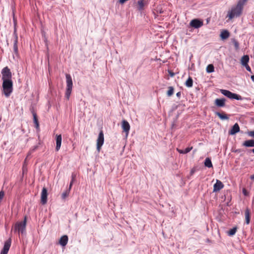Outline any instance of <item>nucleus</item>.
<instances>
[{"instance_id": "f257e3e1", "label": "nucleus", "mask_w": 254, "mask_h": 254, "mask_svg": "<svg viewBox=\"0 0 254 254\" xmlns=\"http://www.w3.org/2000/svg\"><path fill=\"white\" fill-rule=\"evenodd\" d=\"M247 0H240L237 4L231 7V9L228 11L227 17L229 19L231 20L234 18L240 17L242 13L244 8V5Z\"/></svg>"}, {"instance_id": "b1692460", "label": "nucleus", "mask_w": 254, "mask_h": 254, "mask_svg": "<svg viewBox=\"0 0 254 254\" xmlns=\"http://www.w3.org/2000/svg\"><path fill=\"white\" fill-rule=\"evenodd\" d=\"M215 115H217L222 120H228L229 117L226 114H223L220 112H215Z\"/></svg>"}, {"instance_id": "f3484780", "label": "nucleus", "mask_w": 254, "mask_h": 254, "mask_svg": "<svg viewBox=\"0 0 254 254\" xmlns=\"http://www.w3.org/2000/svg\"><path fill=\"white\" fill-rule=\"evenodd\" d=\"M68 237L66 235L63 236L59 240V244L63 247L66 245L68 242Z\"/></svg>"}, {"instance_id": "0eeeda50", "label": "nucleus", "mask_w": 254, "mask_h": 254, "mask_svg": "<svg viewBox=\"0 0 254 254\" xmlns=\"http://www.w3.org/2000/svg\"><path fill=\"white\" fill-rule=\"evenodd\" d=\"M104 142V133L102 130H101L99 133L97 139V150L98 152H100L101 147Z\"/></svg>"}, {"instance_id": "6ab92c4d", "label": "nucleus", "mask_w": 254, "mask_h": 254, "mask_svg": "<svg viewBox=\"0 0 254 254\" xmlns=\"http://www.w3.org/2000/svg\"><path fill=\"white\" fill-rule=\"evenodd\" d=\"M250 58L248 55H244L243 56L241 59V64L243 66H246L248 64L249 62Z\"/></svg>"}, {"instance_id": "4468645a", "label": "nucleus", "mask_w": 254, "mask_h": 254, "mask_svg": "<svg viewBox=\"0 0 254 254\" xmlns=\"http://www.w3.org/2000/svg\"><path fill=\"white\" fill-rule=\"evenodd\" d=\"M224 187V185L223 183L218 180H216V183L214 184L213 186V192H217L219 191L220 190L223 189Z\"/></svg>"}, {"instance_id": "7ed1b4c3", "label": "nucleus", "mask_w": 254, "mask_h": 254, "mask_svg": "<svg viewBox=\"0 0 254 254\" xmlns=\"http://www.w3.org/2000/svg\"><path fill=\"white\" fill-rule=\"evenodd\" d=\"M26 217L25 216L24 220L17 222L14 226V232H17L18 234H25L26 233Z\"/></svg>"}, {"instance_id": "de8ad7c7", "label": "nucleus", "mask_w": 254, "mask_h": 254, "mask_svg": "<svg viewBox=\"0 0 254 254\" xmlns=\"http://www.w3.org/2000/svg\"><path fill=\"white\" fill-rule=\"evenodd\" d=\"M253 201L254 202V197L253 198Z\"/></svg>"}, {"instance_id": "2eb2a0df", "label": "nucleus", "mask_w": 254, "mask_h": 254, "mask_svg": "<svg viewBox=\"0 0 254 254\" xmlns=\"http://www.w3.org/2000/svg\"><path fill=\"white\" fill-rule=\"evenodd\" d=\"M226 100V99L224 98H217L214 101V104L218 107H223L225 106Z\"/></svg>"}, {"instance_id": "c9c22d12", "label": "nucleus", "mask_w": 254, "mask_h": 254, "mask_svg": "<svg viewBox=\"0 0 254 254\" xmlns=\"http://www.w3.org/2000/svg\"><path fill=\"white\" fill-rule=\"evenodd\" d=\"M195 171H196V169L195 168H193L192 169H191V170H190V176H191L193 175V174L195 172Z\"/></svg>"}, {"instance_id": "412c9836", "label": "nucleus", "mask_w": 254, "mask_h": 254, "mask_svg": "<svg viewBox=\"0 0 254 254\" xmlns=\"http://www.w3.org/2000/svg\"><path fill=\"white\" fill-rule=\"evenodd\" d=\"M220 36L222 40H225L230 36V33L227 30H223L221 32Z\"/></svg>"}, {"instance_id": "f704fd0d", "label": "nucleus", "mask_w": 254, "mask_h": 254, "mask_svg": "<svg viewBox=\"0 0 254 254\" xmlns=\"http://www.w3.org/2000/svg\"><path fill=\"white\" fill-rule=\"evenodd\" d=\"M38 147V145H35L30 150V153H32L33 152H34Z\"/></svg>"}, {"instance_id": "7c9ffc66", "label": "nucleus", "mask_w": 254, "mask_h": 254, "mask_svg": "<svg viewBox=\"0 0 254 254\" xmlns=\"http://www.w3.org/2000/svg\"><path fill=\"white\" fill-rule=\"evenodd\" d=\"M76 177V174L74 173H72L71 174V179L69 186V188H71L75 180Z\"/></svg>"}, {"instance_id": "9d476101", "label": "nucleus", "mask_w": 254, "mask_h": 254, "mask_svg": "<svg viewBox=\"0 0 254 254\" xmlns=\"http://www.w3.org/2000/svg\"><path fill=\"white\" fill-rule=\"evenodd\" d=\"M48 190L44 187L42 189L41 195V202L42 204H45L47 202Z\"/></svg>"}, {"instance_id": "a18cd8bd", "label": "nucleus", "mask_w": 254, "mask_h": 254, "mask_svg": "<svg viewBox=\"0 0 254 254\" xmlns=\"http://www.w3.org/2000/svg\"><path fill=\"white\" fill-rule=\"evenodd\" d=\"M236 152H240V149H237L236 151H235Z\"/></svg>"}, {"instance_id": "20e7f679", "label": "nucleus", "mask_w": 254, "mask_h": 254, "mask_svg": "<svg viewBox=\"0 0 254 254\" xmlns=\"http://www.w3.org/2000/svg\"><path fill=\"white\" fill-rule=\"evenodd\" d=\"M66 88L65 93V97L69 100L72 88V80L71 76L69 74H66Z\"/></svg>"}, {"instance_id": "c756f323", "label": "nucleus", "mask_w": 254, "mask_h": 254, "mask_svg": "<svg viewBox=\"0 0 254 254\" xmlns=\"http://www.w3.org/2000/svg\"><path fill=\"white\" fill-rule=\"evenodd\" d=\"M174 87L173 86H169L168 87V90L167 93V96L169 97L171 96L174 94Z\"/></svg>"}, {"instance_id": "393cba45", "label": "nucleus", "mask_w": 254, "mask_h": 254, "mask_svg": "<svg viewBox=\"0 0 254 254\" xmlns=\"http://www.w3.org/2000/svg\"><path fill=\"white\" fill-rule=\"evenodd\" d=\"M138 6H137V9L139 11H141L144 6V3L143 2V0H139L137 1Z\"/></svg>"}, {"instance_id": "79ce46f5", "label": "nucleus", "mask_w": 254, "mask_h": 254, "mask_svg": "<svg viewBox=\"0 0 254 254\" xmlns=\"http://www.w3.org/2000/svg\"><path fill=\"white\" fill-rule=\"evenodd\" d=\"M251 78L253 82H254V75H251Z\"/></svg>"}, {"instance_id": "cd10ccee", "label": "nucleus", "mask_w": 254, "mask_h": 254, "mask_svg": "<svg viewBox=\"0 0 254 254\" xmlns=\"http://www.w3.org/2000/svg\"><path fill=\"white\" fill-rule=\"evenodd\" d=\"M70 190L71 188L69 187L68 189H67L65 191L63 192V193L62 194V199H64L67 196H68L70 191Z\"/></svg>"}, {"instance_id": "a19ab883", "label": "nucleus", "mask_w": 254, "mask_h": 254, "mask_svg": "<svg viewBox=\"0 0 254 254\" xmlns=\"http://www.w3.org/2000/svg\"><path fill=\"white\" fill-rule=\"evenodd\" d=\"M126 1H127L126 0H119V2L121 4H124Z\"/></svg>"}, {"instance_id": "dca6fc26", "label": "nucleus", "mask_w": 254, "mask_h": 254, "mask_svg": "<svg viewBox=\"0 0 254 254\" xmlns=\"http://www.w3.org/2000/svg\"><path fill=\"white\" fill-rule=\"evenodd\" d=\"M56 150L57 151H59L60 149L62 144V137L61 134H57L56 136Z\"/></svg>"}, {"instance_id": "ea45409f", "label": "nucleus", "mask_w": 254, "mask_h": 254, "mask_svg": "<svg viewBox=\"0 0 254 254\" xmlns=\"http://www.w3.org/2000/svg\"><path fill=\"white\" fill-rule=\"evenodd\" d=\"M176 96L178 98H180L181 96V92L180 91V92H177L176 94Z\"/></svg>"}, {"instance_id": "a878e982", "label": "nucleus", "mask_w": 254, "mask_h": 254, "mask_svg": "<svg viewBox=\"0 0 254 254\" xmlns=\"http://www.w3.org/2000/svg\"><path fill=\"white\" fill-rule=\"evenodd\" d=\"M193 85V80L190 76L189 77L185 83V85L188 87H191Z\"/></svg>"}, {"instance_id": "f03ea898", "label": "nucleus", "mask_w": 254, "mask_h": 254, "mask_svg": "<svg viewBox=\"0 0 254 254\" xmlns=\"http://www.w3.org/2000/svg\"><path fill=\"white\" fill-rule=\"evenodd\" d=\"M3 92L6 97H8L13 91V82L12 80L2 81Z\"/></svg>"}, {"instance_id": "49530a36", "label": "nucleus", "mask_w": 254, "mask_h": 254, "mask_svg": "<svg viewBox=\"0 0 254 254\" xmlns=\"http://www.w3.org/2000/svg\"><path fill=\"white\" fill-rule=\"evenodd\" d=\"M251 151H252V152H253V153L254 154V148L251 150Z\"/></svg>"}, {"instance_id": "2f4dec72", "label": "nucleus", "mask_w": 254, "mask_h": 254, "mask_svg": "<svg viewBox=\"0 0 254 254\" xmlns=\"http://www.w3.org/2000/svg\"><path fill=\"white\" fill-rule=\"evenodd\" d=\"M232 42L234 45L235 49L236 51H238V50H239L240 47H239V43L238 41L237 40H236L235 39H233Z\"/></svg>"}, {"instance_id": "c85d7f7f", "label": "nucleus", "mask_w": 254, "mask_h": 254, "mask_svg": "<svg viewBox=\"0 0 254 254\" xmlns=\"http://www.w3.org/2000/svg\"><path fill=\"white\" fill-rule=\"evenodd\" d=\"M214 71V67L212 64H209L206 67V72L208 73H212Z\"/></svg>"}, {"instance_id": "bb28decb", "label": "nucleus", "mask_w": 254, "mask_h": 254, "mask_svg": "<svg viewBox=\"0 0 254 254\" xmlns=\"http://www.w3.org/2000/svg\"><path fill=\"white\" fill-rule=\"evenodd\" d=\"M192 147H187L185 148L184 150H181L177 149V151L181 154H187L192 149Z\"/></svg>"}, {"instance_id": "473e14b6", "label": "nucleus", "mask_w": 254, "mask_h": 254, "mask_svg": "<svg viewBox=\"0 0 254 254\" xmlns=\"http://www.w3.org/2000/svg\"><path fill=\"white\" fill-rule=\"evenodd\" d=\"M237 231V227H233V228L231 229L228 232V234L229 236H233L235 234Z\"/></svg>"}, {"instance_id": "c03bdc74", "label": "nucleus", "mask_w": 254, "mask_h": 254, "mask_svg": "<svg viewBox=\"0 0 254 254\" xmlns=\"http://www.w3.org/2000/svg\"><path fill=\"white\" fill-rule=\"evenodd\" d=\"M31 154H32V153H30V151H29V152L28 153V154H27V156L26 158H28V157H29L31 155Z\"/></svg>"}, {"instance_id": "1a4fd4ad", "label": "nucleus", "mask_w": 254, "mask_h": 254, "mask_svg": "<svg viewBox=\"0 0 254 254\" xmlns=\"http://www.w3.org/2000/svg\"><path fill=\"white\" fill-rule=\"evenodd\" d=\"M11 244L10 238L7 240L4 243L3 247L0 252V254H7Z\"/></svg>"}, {"instance_id": "aec40b11", "label": "nucleus", "mask_w": 254, "mask_h": 254, "mask_svg": "<svg viewBox=\"0 0 254 254\" xmlns=\"http://www.w3.org/2000/svg\"><path fill=\"white\" fill-rule=\"evenodd\" d=\"M246 223L247 224H249L251 220V214L250 211L248 208H247L245 212Z\"/></svg>"}, {"instance_id": "9b49d317", "label": "nucleus", "mask_w": 254, "mask_h": 254, "mask_svg": "<svg viewBox=\"0 0 254 254\" xmlns=\"http://www.w3.org/2000/svg\"><path fill=\"white\" fill-rule=\"evenodd\" d=\"M13 36L14 37V40L13 41V51L14 53L16 55H18V36L16 33V29H15L13 32Z\"/></svg>"}, {"instance_id": "72a5a7b5", "label": "nucleus", "mask_w": 254, "mask_h": 254, "mask_svg": "<svg viewBox=\"0 0 254 254\" xmlns=\"http://www.w3.org/2000/svg\"><path fill=\"white\" fill-rule=\"evenodd\" d=\"M246 134L250 137L254 138V130L248 131Z\"/></svg>"}, {"instance_id": "6e6552de", "label": "nucleus", "mask_w": 254, "mask_h": 254, "mask_svg": "<svg viewBox=\"0 0 254 254\" xmlns=\"http://www.w3.org/2000/svg\"><path fill=\"white\" fill-rule=\"evenodd\" d=\"M203 22L202 20L198 18H195L190 21V25L191 27L197 29L201 27L203 25Z\"/></svg>"}, {"instance_id": "f8f14e48", "label": "nucleus", "mask_w": 254, "mask_h": 254, "mask_svg": "<svg viewBox=\"0 0 254 254\" xmlns=\"http://www.w3.org/2000/svg\"><path fill=\"white\" fill-rule=\"evenodd\" d=\"M121 125H122V128L123 129V131L126 132V136H127L128 134L129 131L130 129V125H129L128 122L127 121L124 120L122 122Z\"/></svg>"}, {"instance_id": "39448f33", "label": "nucleus", "mask_w": 254, "mask_h": 254, "mask_svg": "<svg viewBox=\"0 0 254 254\" xmlns=\"http://www.w3.org/2000/svg\"><path fill=\"white\" fill-rule=\"evenodd\" d=\"M220 92L223 95L230 99H235L237 100H242L243 99V97L240 95L233 93L229 90L221 89Z\"/></svg>"}, {"instance_id": "5701e85b", "label": "nucleus", "mask_w": 254, "mask_h": 254, "mask_svg": "<svg viewBox=\"0 0 254 254\" xmlns=\"http://www.w3.org/2000/svg\"><path fill=\"white\" fill-rule=\"evenodd\" d=\"M204 166L207 168H212L213 167L212 163L210 158H206L204 162Z\"/></svg>"}, {"instance_id": "4be33fe9", "label": "nucleus", "mask_w": 254, "mask_h": 254, "mask_svg": "<svg viewBox=\"0 0 254 254\" xmlns=\"http://www.w3.org/2000/svg\"><path fill=\"white\" fill-rule=\"evenodd\" d=\"M32 113L33 116V121L35 124V127L36 128H38L39 127V124L37 115L33 111H32Z\"/></svg>"}, {"instance_id": "4c0bfd02", "label": "nucleus", "mask_w": 254, "mask_h": 254, "mask_svg": "<svg viewBox=\"0 0 254 254\" xmlns=\"http://www.w3.org/2000/svg\"><path fill=\"white\" fill-rule=\"evenodd\" d=\"M244 66L246 67V69H247L248 71H249V72H251V73L252 72V70H251V67H250V66L248 65V64L247 65H246V66Z\"/></svg>"}, {"instance_id": "a211bd4d", "label": "nucleus", "mask_w": 254, "mask_h": 254, "mask_svg": "<svg viewBox=\"0 0 254 254\" xmlns=\"http://www.w3.org/2000/svg\"><path fill=\"white\" fill-rule=\"evenodd\" d=\"M243 146L246 147H254V139H249L245 141L243 143Z\"/></svg>"}, {"instance_id": "37998d69", "label": "nucleus", "mask_w": 254, "mask_h": 254, "mask_svg": "<svg viewBox=\"0 0 254 254\" xmlns=\"http://www.w3.org/2000/svg\"><path fill=\"white\" fill-rule=\"evenodd\" d=\"M250 178H251V180L254 181V175H253L251 176Z\"/></svg>"}, {"instance_id": "e433bc0d", "label": "nucleus", "mask_w": 254, "mask_h": 254, "mask_svg": "<svg viewBox=\"0 0 254 254\" xmlns=\"http://www.w3.org/2000/svg\"><path fill=\"white\" fill-rule=\"evenodd\" d=\"M242 191L244 195L247 196L248 195V192L247 191L246 189H243Z\"/></svg>"}, {"instance_id": "58836bf2", "label": "nucleus", "mask_w": 254, "mask_h": 254, "mask_svg": "<svg viewBox=\"0 0 254 254\" xmlns=\"http://www.w3.org/2000/svg\"><path fill=\"white\" fill-rule=\"evenodd\" d=\"M168 73L171 77H173L175 75V73L171 70H168Z\"/></svg>"}, {"instance_id": "423d86ee", "label": "nucleus", "mask_w": 254, "mask_h": 254, "mask_svg": "<svg viewBox=\"0 0 254 254\" xmlns=\"http://www.w3.org/2000/svg\"><path fill=\"white\" fill-rule=\"evenodd\" d=\"M2 80H11L12 74L10 69L6 66L4 67L1 70Z\"/></svg>"}, {"instance_id": "ddd939ff", "label": "nucleus", "mask_w": 254, "mask_h": 254, "mask_svg": "<svg viewBox=\"0 0 254 254\" xmlns=\"http://www.w3.org/2000/svg\"><path fill=\"white\" fill-rule=\"evenodd\" d=\"M240 130L239 126L238 123H235L229 131V134L234 135L239 132Z\"/></svg>"}]
</instances>
